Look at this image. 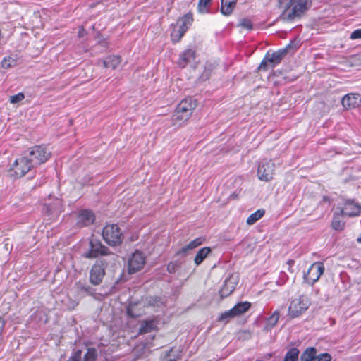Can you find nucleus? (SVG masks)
I'll return each instance as SVG.
<instances>
[{
  "label": "nucleus",
  "mask_w": 361,
  "mask_h": 361,
  "mask_svg": "<svg viewBox=\"0 0 361 361\" xmlns=\"http://www.w3.org/2000/svg\"><path fill=\"white\" fill-rule=\"evenodd\" d=\"M294 47V42H291L283 49H279L272 53L267 52L260 63L258 70L267 71L269 68H274L281 63L282 59L288 54L290 49Z\"/></svg>",
  "instance_id": "1"
},
{
  "label": "nucleus",
  "mask_w": 361,
  "mask_h": 361,
  "mask_svg": "<svg viewBox=\"0 0 361 361\" xmlns=\"http://www.w3.org/2000/svg\"><path fill=\"white\" fill-rule=\"evenodd\" d=\"M310 6L311 0H296L291 8L283 10L279 18L284 21L293 20L300 17Z\"/></svg>",
  "instance_id": "2"
},
{
  "label": "nucleus",
  "mask_w": 361,
  "mask_h": 361,
  "mask_svg": "<svg viewBox=\"0 0 361 361\" xmlns=\"http://www.w3.org/2000/svg\"><path fill=\"white\" fill-rule=\"evenodd\" d=\"M102 237L104 241L111 246L121 243L123 234L117 224H108L104 227Z\"/></svg>",
  "instance_id": "3"
},
{
  "label": "nucleus",
  "mask_w": 361,
  "mask_h": 361,
  "mask_svg": "<svg viewBox=\"0 0 361 361\" xmlns=\"http://www.w3.org/2000/svg\"><path fill=\"white\" fill-rule=\"evenodd\" d=\"M32 161L28 157H23L16 159L10 168V176L15 178H21L25 176L33 167Z\"/></svg>",
  "instance_id": "4"
},
{
  "label": "nucleus",
  "mask_w": 361,
  "mask_h": 361,
  "mask_svg": "<svg viewBox=\"0 0 361 361\" xmlns=\"http://www.w3.org/2000/svg\"><path fill=\"white\" fill-rule=\"evenodd\" d=\"M310 301L307 296L300 295L293 299L288 307V315L291 318L302 315L310 307Z\"/></svg>",
  "instance_id": "5"
},
{
  "label": "nucleus",
  "mask_w": 361,
  "mask_h": 361,
  "mask_svg": "<svg viewBox=\"0 0 361 361\" xmlns=\"http://www.w3.org/2000/svg\"><path fill=\"white\" fill-rule=\"evenodd\" d=\"M51 156V152L42 145H37L31 148L28 158L32 161L33 166L47 161Z\"/></svg>",
  "instance_id": "6"
},
{
  "label": "nucleus",
  "mask_w": 361,
  "mask_h": 361,
  "mask_svg": "<svg viewBox=\"0 0 361 361\" xmlns=\"http://www.w3.org/2000/svg\"><path fill=\"white\" fill-rule=\"evenodd\" d=\"M324 270L325 267L323 262H314L304 275V279L308 284L312 286L319 279Z\"/></svg>",
  "instance_id": "7"
},
{
  "label": "nucleus",
  "mask_w": 361,
  "mask_h": 361,
  "mask_svg": "<svg viewBox=\"0 0 361 361\" xmlns=\"http://www.w3.org/2000/svg\"><path fill=\"white\" fill-rule=\"evenodd\" d=\"M275 164L271 160L263 159L257 169V176L261 180L269 181L274 178Z\"/></svg>",
  "instance_id": "8"
},
{
  "label": "nucleus",
  "mask_w": 361,
  "mask_h": 361,
  "mask_svg": "<svg viewBox=\"0 0 361 361\" xmlns=\"http://www.w3.org/2000/svg\"><path fill=\"white\" fill-rule=\"evenodd\" d=\"M106 262L104 259L96 261L92 267L90 273V281L92 284L97 286L101 283L105 275Z\"/></svg>",
  "instance_id": "9"
},
{
  "label": "nucleus",
  "mask_w": 361,
  "mask_h": 361,
  "mask_svg": "<svg viewBox=\"0 0 361 361\" xmlns=\"http://www.w3.org/2000/svg\"><path fill=\"white\" fill-rule=\"evenodd\" d=\"M109 249L103 245L100 241L97 239H91L90 241V249L83 256L86 258H95L99 255H108Z\"/></svg>",
  "instance_id": "10"
},
{
  "label": "nucleus",
  "mask_w": 361,
  "mask_h": 361,
  "mask_svg": "<svg viewBox=\"0 0 361 361\" xmlns=\"http://www.w3.org/2000/svg\"><path fill=\"white\" fill-rule=\"evenodd\" d=\"M145 264V257L143 253L136 250L128 259V272L133 274L142 269Z\"/></svg>",
  "instance_id": "11"
},
{
  "label": "nucleus",
  "mask_w": 361,
  "mask_h": 361,
  "mask_svg": "<svg viewBox=\"0 0 361 361\" xmlns=\"http://www.w3.org/2000/svg\"><path fill=\"white\" fill-rule=\"evenodd\" d=\"M341 214L344 216H355L361 213V206L358 203H355L354 200H347L343 207L340 208Z\"/></svg>",
  "instance_id": "12"
},
{
  "label": "nucleus",
  "mask_w": 361,
  "mask_h": 361,
  "mask_svg": "<svg viewBox=\"0 0 361 361\" xmlns=\"http://www.w3.org/2000/svg\"><path fill=\"white\" fill-rule=\"evenodd\" d=\"M197 104L194 99L191 97L186 98L183 99L177 106L176 110H178L180 113H183V114H188L189 116H191L192 111L196 107Z\"/></svg>",
  "instance_id": "13"
},
{
  "label": "nucleus",
  "mask_w": 361,
  "mask_h": 361,
  "mask_svg": "<svg viewBox=\"0 0 361 361\" xmlns=\"http://www.w3.org/2000/svg\"><path fill=\"white\" fill-rule=\"evenodd\" d=\"M195 59V51L191 49H187L180 55L178 61V65L180 67L184 68L188 63L193 61Z\"/></svg>",
  "instance_id": "14"
},
{
  "label": "nucleus",
  "mask_w": 361,
  "mask_h": 361,
  "mask_svg": "<svg viewBox=\"0 0 361 361\" xmlns=\"http://www.w3.org/2000/svg\"><path fill=\"white\" fill-rule=\"evenodd\" d=\"M359 95L356 94H348L342 99V104L346 109L355 108L358 105Z\"/></svg>",
  "instance_id": "15"
},
{
  "label": "nucleus",
  "mask_w": 361,
  "mask_h": 361,
  "mask_svg": "<svg viewBox=\"0 0 361 361\" xmlns=\"http://www.w3.org/2000/svg\"><path fill=\"white\" fill-rule=\"evenodd\" d=\"M94 220V216L91 211L82 210L78 215V223L81 226H88L93 223Z\"/></svg>",
  "instance_id": "16"
},
{
  "label": "nucleus",
  "mask_w": 361,
  "mask_h": 361,
  "mask_svg": "<svg viewBox=\"0 0 361 361\" xmlns=\"http://www.w3.org/2000/svg\"><path fill=\"white\" fill-rule=\"evenodd\" d=\"M158 320L155 318L149 320L143 321L139 329L140 334H146L150 332L157 328Z\"/></svg>",
  "instance_id": "17"
},
{
  "label": "nucleus",
  "mask_w": 361,
  "mask_h": 361,
  "mask_svg": "<svg viewBox=\"0 0 361 361\" xmlns=\"http://www.w3.org/2000/svg\"><path fill=\"white\" fill-rule=\"evenodd\" d=\"M142 306L141 302L130 304L127 307V314L131 317H138L143 314L141 310Z\"/></svg>",
  "instance_id": "18"
},
{
  "label": "nucleus",
  "mask_w": 361,
  "mask_h": 361,
  "mask_svg": "<svg viewBox=\"0 0 361 361\" xmlns=\"http://www.w3.org/2000/svg\"><path fill=\"white\" fill-rule=\"evenodd\" d=\"M237 1L233 0H221V11L224 16H229L236 6Z\"/></svg>",
  "instance_id": "19"
},
{
  "label": "nucleus",
  "mask_w": 361,
  "mask_h": 361,
  "mask_svg": "<svg viewBox=\"0 0 361 361\" xmlns=\"http://www.w3.org/2000/svg\"><path fill=\"white\" fill-rule=\"evenodd\" d=\"M121 59L119 56H110L105 59L103 61L104 68H116L121 63Z\"/></svg>",
  "instance_id": "20"
},
{
  "label": "nucleus",
  "mask_w": 361,
  "mask_h": 361,
  "mask_svg": "<svg viewBox=\"0 0 361 361\" xmlns=\"http://www.w3.org/2000/svg\"><path fill=\"white\" fill-rule=\"evenodd\" d=\"M341 216H343L341 214V212H335L333 216V219L331 222L332 228L338 231H341L345 228V222L341 219Z\"/></svg>",
  "instance_id": "21"
},
{
  "label": "nucleus",
  "mask_w": 361,
  "mask_h": 361,
  "mask_svg": "<svg viewBox=\"0 0 361 361\" xmlns=\"http://www.w3.org/2000/svg\"><path fill=\"white\" fill-rule=\"evenodd\" d=\"M190 116L188 114H183V113L179 112L176 109L174 114L172 116L173 125L180 126L184 124Z\"/></svg>",
  "instance_id": "22"
},
{
  "label": "nucleus",
  "mask_w": 361,
  "mask_h": 361,
  "mask_svg": "<svg viewBox=\"0 0 361 361\" xmlns=\"http://www.w3.org/2000/svg\"><path fill=\"white\" fill-rule=\"evenodd\" d=\"M193 21L192 16L191 13H187L182 18L178 20L176 26L180 28H183L184 31L186 32L188 27L191 25Z\"/></svg>",
  "instance_id": "23"
},
{
  "label": "nucleus",
  "mask_w": 361,
  "mask_h": 361,
  "mask_svg": "<svg viewBox=\"0 0 361 361\" xmlns=\"http://www.w3.org/2000/svg\"><path fill=\"white\" fill-rule=\"evenodd\" d=\"M212 250L209 247H204L201 248L196 254L194 262L197 266H199L209 255Z\"/></svg>",
  "instance_id": "24"
},
{
  "label": "nucleus",
  "mask_w": 361,
  "mask_h": 361,
  "mask_svg": "<svg viewBox=\"0 0 361 361\" xmlns=\"http://www.w3.org/2000/svg\"><path fill=\"white\" fill-rule=\"evenodd\" d=\"M203 243L202 238H197L195 240L190 242L187 245L183 247L179 251L178 254H186L188 251L193 250L197 247L202 245Z\"/></svg>",
  "instance_id": "25"
},
{
  "label": "nucleus",
  "mask_w": 361,
  "mask_h": 361,
  "mask_svg": "<svg viewBox=\"0 0 361 361\" xmlns=\"http://www.w3.org/2000/svg\"><path fill=\"white\" fill-rule=\"evenodd\" d=\"M317 349L314 347L306 348L300 355V361H314L316 357Z\"/></svg>",
  "instance_id": "26"
},
{
  "label": "nucleus",
  "mask_w": 361,
  "mask_h": 361,
  "mask_svg": "<svg viewBox=\"0 0 361 361\" xmlns=\"http://www.w3.org/2000/svg\"><path fill=\"white\" fill-rule=\"evenodd\" d=\"M250 307V303L248 302H241L236 304L232 309L236 317L242 315L246 312Z\"/></svg>",
  "instance_id": "27"
},
{
  "label": "nucleus",
  "mask_w": 361,
  "mask_h": 361,
  "mask_svg": "<svg viewBox=\"0 0 361 361\" xmlns=\"http://www.w3.org/2000/svg\"><path fill=\"white\" fill-rule=\"evenodd\" d=\"M47 212L52 215H57L63 210L62 202L60 200H56L53 205H46Z\"/></svg>",
  "instance_id": "28"
},
{
  "label": "nucleus",
  "mask_w": 361,
  "mask_h": 361,
  "mask_svg": "<svg viewBox=\"0 0 361 361\" xmlns=\"http://www.w3.org/2000/svg\"><path fill=\"white\" fill-rule=\"evenodd\" d=\"M185 33V32L184 31L183 28H180L179 27L176 26V25H174L171 33V40L174 43L179 42Z\"/></svg>",
  "instance_id": "29"
},
{
  "label": "nucleus",
  "mask_w": 361,
  "mask_h": 361,
  "mask_svg": "<svg viewBox=\"0 0 361 361\" xmlns=\"http://www.w3.org/2000/svg\"><path fill=\"white\" fill-rule=\"evenodd\" d=\"M299 354V349L292 348L286 353L283 361H298Z\"/></svg>",
  "instance_id": "30"
},
{
  "label": "nucleus",
  "mask_w": 361,
  "mask_h": 361,
  "mask_svg": "<svg viewBox=\"0 0 361 361\" xmlns=\"http://www.w3.org/2000/svg\"><path fill=\"white\" fill-rule=\"evenodd\" d=\"M264 214V210L258 209L255 212L252 213L247 219V224L249 225L254 224L257 221L261 219Z\"/></svg>",
  "instance_id": "31"
},
{
  "label": "nucleus",
  "mask_w": 361,
  "mask_h": 361,
  "mask_svg": "<svg viewBox=\"0 0 361 361\" xmlns=\"http://www.w3.org/2000/svg\"><path fill=\"white\" fill-rule=\"evenodd\" d=\"M78 288L81 291L86 293L89 295H94L95 293V289L92 287L86 285L85 283L82 281H78L76 283Z\"/></svg>",
  "instance_id": "32"
},
{
  "label": "nucleus",
  "mask_w": 361,
  "mask_h": 361,
  "mask_svg": "<svg viewBox=\"0 0 361 361\" xmlns=\"http://www.w3.org/2000/svg\"><path fill=\"white\" fill-rule=\"evenodd\" d=\"M279 312L276 310L267 319V328H272L274 327L279 321Z\"/></svg>",
  "instance_id": "33"
},
{
  "label": "nucleus",
  "mask_w": 361,
  "mask_h": 361,
  "mask_svg": "<svg viewBox=\"0 0 361 361\" xmlns=\"http://www.w3.org/2000/svg\"><path fill=\"white\" fill-rule=\"evenodd\" d=\"M97 350L94 348H88L84 355L83 361H95L97 359Z\"/></svg>",
  "instance_id": "34"
},
{
  "label": "nucleus",
  "mask_w": 361,
  "mask_h": 361,
  "mask_svg": "<svg viewBox=\"0 0 361 361\" xmlns=\"http://www.w3.org/2000/svg\"><path fill=\"white\" fill-rule=\"evenodd\" d=\"M236 317L235 314H234V312L233 311V309H231L229 310L225 311L224 312L221 313V315L219 317V321H225L226 323L230 321L232 318Z\"/></svg>",
  "instance_id": "35"
},
{
  "label": "nucleus",
  "mask_w": 361,
  "mask_h": 361,
  "mask_svg": "<svg viewBox=\"0 0 361 361\" xmlns=\"http://www.w3.org/2000/svg\"><path fill=\"white\" fill-rule=\"evenodd\" d=\"M15 65L16 60L11 56L4 57L1 61V67L5 69L10 68Z\"/></svg>",
  "instance_id": "36"
},
{
  "label": "nucleus",
  "mask_w": 361,
  "mask_h": 361,
  "mask_svg": "<svg viewBox=\"0 0 361 361\" xmlns=\"http://www.w3.org/2000/svg\"><path fill=\"white\" fill-rule=\"evenodd\" d=\"M212 0H200L198 3V11L200 13H206L207 11V6Z\"/></svg>",
  "instance_id": "37"
},
{
  "label": "nucleus",
  "mask_w": 361,
  "mask_h": 361,
  "mask_svg": "<svg viewBox=\"0 0 361 361\" xmlns=\"http://www.w3.org/2000/svg\"><path fill=\"white\" fill-rule=\"evenodd\" d=\"M239 26H240L246 30H250L252 29V23L251 20L249 19H247V18L241 19L239 23Z\"/></svg>",
  "instance_id": "38"
},
{
  "label": "nucleus",
  "mask_w": 361,
  "mask_h": 361,
  "mask_svg": "<svg viewBox=\"0 0 361 361\" xmlns=\"http://www.w3.org/2000/svg\"><path fill=\"white\" fill-rule=\"evenodd\" d=\"M25 98V95L23 93H18L17 94L13 95L10 97L9 101L11 104H16L20 101H22Z\"/></svg>",
  "instance_id": "39"
},
{
  "label": "nucleus",
  "mask_w": 361,
  "mask_h": 361,
  "mask_svg": "<svg viewBox=\"0 0 361 361\" xmlns=\"http://www.w3.org/2000/svg\"><path fill=\"white\" fill-rule=\"evenodd\" d=\"M331 356L329 353H322L318 356L316 355V357L314 361H331Z\"/></svg>",
  "instance_id": "40"
},
{
  "label": "nucleus",
  "mask_w": 361,
  "mask_h": 361,
  "mask_svg": "<svg viewBox=\"0 0 361 361\" xmlns=\"http://www.w3.org/2000/svg\"><path fill=\"white\" fill-rule=\"evenodd\" d=\"M178 267V264L176 262H170L167 266V271L172 274L174 273Z\"/></svg>",
  "instance_id": "41"
},
{
  "label": "nucleus",
  "mask_w": 361,
  "mask_h": 361,
  "mask_svg": "<svg viewBox=\"0 0 361 361\" xmlns=\"http://www.w3.org/2000/svg\"><path fill=\"white\" fill-rule=\"evenodd\" d=\"M350 39H361V29H357L353 31L350 34Z\"/></svg>",
  "instance_id": "42"
},
{
  "label": "nucleus",
  "mask_w": 361,
  "mask_h": 361,
  "mask_svg": "<svg viewBox=\"0 0 361 361\" xmlns=\"http://www.w3.org/2000/svg\"><path fill=\"white\" fill-rule=\"evenodd\" d=\"M80 359H81V351L78 350L68 361H80Z\"/></svg>",
  "instance_id": "43"
},
{
  "label": "nucleus",
  "mask_w": 361,
  "mask_h": 361,
  "mask_svg": "<svg viewBox=\"0 0 361 361\" xmlns=\"http://www.w3.org/2000/svg\"><path fill=\"white\" fill-rule=\"evenodd\" d=\"M172 351V349H171L169 350V352L165 355V356L164 357L162 361H177V360L176 358H171L170 357V353Z\"/></svg>",
  "instance_id": "44"
},
{
  "label": "nucleus",
  "mask_w": 361,
  "mask_h": 361,
  "mask_svg": "<svg viewBox=\"0 0 361 361\" xmlns=\"http://www.w3.org/2000/svg\"><path fill=\"white\" fill-rule=\"evenodd\" d=\"M87 34L86 30L83 28V27H81L78 31V37H83Z\"/></svg>",
  "instance_id": "45"
},
{
  "label": "nucleus",
  "mask_w": 361,
  "mask_h": 361,
  "mask_svg": "<svg viewBox=\"0 0 361 361\" xmlns=\"http://www.w3.org/2000/svg\"><path fill=\"white\" fill-rule=\"evenodd\" d=\"M5 326V322L2 317H0V333L3 331Z\"/></svg>",
  "instance_id": "46"
},
{
  "label": "nucleus",
  "mask_w": 361,
  "mask_h": 361,
  "mask_svg": "<svg viewBox=\"0 0 361 361\" xmlns=\"http://www.w3.org/2000/svg\"><path fill=\"white\" fill-rule=\"evenodd\" d=\"M155 300H156L154 299L153 298H149V299H147L148 305L150 306L154 305Z\"/></svg>",
  "instance_id": "47"
}]
</instances>
